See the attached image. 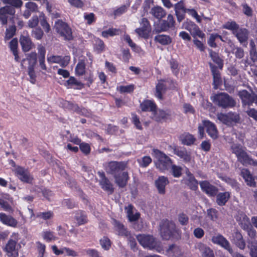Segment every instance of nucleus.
Instances as JSON below:
<instances>
[{"label":"nucleus","mask_w":257,"mask_h":257,"mask_svg":"<svg viewBox=\"0 0 257 257\" xmlns=\"http://www.w3.org/2000/svg\"><path fill=\"white\" fill-rule=\"evenodd\" d=\"M175 24V21L173 16L171 14H169L167 20H162L159 24V28L158 29L156 28L154 31L156 33L167 31L170 29L174 28Z\"/></svg>","instance_id":"14"},{"label":"nucleus","mask_w":257,"mask_h":257,"mask_svg":"<svg viewBox=\"0 0 257 257\" xmlns=\"http://www.w3.org/2000/svg\"><path fill=\"white\" fill-rule=\"evenodd\" d=\"M153 153L157 159L156 167L161 172L168 170L173 163L171 159L163 152L157 149H153Z\"/></svg>","instance_id":"5"},{"label":"nucleus","mask_w":257,"mask_h":257,"mask_svg":"<svg viewBox=\"0 0 257 257\" xmlns=\"http://www.w3.org/2000/svg\"><path fill=\"white\" fill-rule=\"evenodd\" d=\"M25 7L26 9H28L29 11L32 13L36 12L38 11L37 5L33 2H28L26 4Z\"/></svg>","instance_id":"62"},{"label":"nucleus","mask_w":257,"mask_h":257,"mask_svg":"<svg viewBox=\"0 0 257 257\" xmlns=\"http://www.w3.org/2000/svg\"><path fill=\"white\" fill-rule=\"evenodd\" d=\"M231 149L232 153L235 154L238 161L242 165L257 166V160L252 159L240 145L233 144Z\"/></svg>","instance_id":"3"},{"label":"nucleus","mask_w":257,"mask_h":257,"mask_svg":"<svg viewBox=\"0 0 257 257\" xmlns=\"http://www.w3.org/2000/svg\"><path fill=\"white\" fill-rule=\"evenodd\" d=\"M150 14L157 19L161 20L166 15V12L164 9L159 6L152 8Z\"/></svg>","instance_id":"35"},{"label":"nucleus","mask_w":257,"mask_h":257,"mask_svg":"<svg viewBox=\"0 0 257 257\" xmlns=\"http://www.w3.org/2000/svg\"><path fill=\"white\" fill-rule=\"evenodd\" d=\"M180 140L183 144L190 146L194 143L196 139L193 135L185 133L180 136Z\"/></svg>","instance_id":"36"},{"label":"nucleus","mask_w":257,"mask_h":257,"mask_svg":"<svg viewBox=\"0 0 257 257\" xmlns=\"http://www.w3.org/2000/svg\"><path fill=\"white\" fill-rule=\"evenodd\" d=\"M230 120V125L234 123H238L240 120V116L239 114L236 112H229L227 113Z\"/></svg>","instance_id":"54"},{"label":"nucleus","mask_w":257,"mask_h":257,"mask_svg":"<svg viewBox=\"0 0 257 257\" xmlns=\"http://www.w3.org/2000/svg\"><path fill=\"white\" fill-rule=\"evenodd\" d=\"M17 242L12 239L10 240L6 244L5 249L8 256L17 257L18 256V252L16 249Z\"/></svg>","instance_id":"30"},{"label":"nucleus","mask_w":257,"mask_h":257,"mask_svg":"<svg viewBox=\"0 0 257 257\" xmlns=\"http://www.w3.org/2000/svg\"><path fill=\"white\" fill-rule=\"evenodd\" d=\"M152 119L157 122H162V121H165L168 119V117L170 116V113L169 112L160 109H155L154 112L152 113Z\"/></svg>","instance_id":"27"},{"label":"nucleus","mask_w":257,"mask_h":257,"mask_svg":"<svg viewBox=\"0 0 257 257\" xmlns=\"http://www.w3.org/2000/svg\"><path fill=\"white\" fill-rule=\"evenodd\" d=\"M247 248L249 250V255L257 253V240L256 239H248L247 241Z\"/></svg>","instance_id":"41"},{"label":"nucleus","mask_w":257,"mask_h":257,"mask_svg":"<svg viewBox=\"0 0 257 257\" xmlns=\"http://www.w3.org/2000/svg\"><path fill=\"white\" fill-rule=\"evenodd\" d=\"M203 125L206 128L208 135L213 140L218 137V131L215 125L209 120H204Z\"/></svg>","instance_id":"23"},{"label":"nucleus","mask_w":257,"mask_h":257,"mask_svg":"<svg viewBox=\"0 0 257 257\" xmlns=\"http://www.w3.org/2000/svg\"><path fill=\"white\" fill-rule=\"evenodd\" d=\"M187 178L185 179V184L192 190H196L198 188V181L190 172L187 173Z\"/></svg>","instance_id":"34"},{"label":"nucleus","mask_w":257,"mask_h":257,"mask_svg":"<svg viewBox=\"0 0 257 257\" xmlns=\"http://www.w3.org/2000/svg\"><path fill=\"white\" fill-rule=\"evenodd\" d=\"M217 211L214 208H210L207 210L208 216L212 221H215L217 219Z\"/></svg>","instance_id":"60"},{"label":"nucleus","mask_w":257,"mask_h":257,"mask_svg":"<svg viewBox=\"0 0 257 257\" xmlns=\"http://www.w3.org/2000/svg\"><path fill=\"white\" fill-rule=\"evenodd\" d=\"M0 206L6 211L12 212L13 209L9 203L3 198H0Z\"/></svg>","instance_id":"59"},{"label":"nucleus","mask_w":257,"mask_h":257,"mask_svg":"<svg viewBox=\"0 0 257 257\" xmlns=\"http://www.w3.org/2000/svg\"><path fill=\"white\" fill-rule=\"evenodd\" d=\"M5 4H8L12 7L15 8H20L23 5V2L21 0H2Z\"/></svg>","instance_id":"48"},{"label":"nucleus","mask_w":257,"mask_h":257,"mask_svg":"<svg viewBox=\"0 0 257 257\" xmlns=\"http://www.w3.org/2000/svg\"><path fill=\"white\" fill-rule=\"evenodd\" d=\"M100 243L102 247L105 250L109 249L110 246V241L108 238L103 237L100 240Z\"/></svg>","instance_id":"61"},{"label":"nucleus","mask_w":257,"mask_h":257,"mask_svg":"<svg viewBox=\"0 0 257 257\" xmlns=\"http://www.w3.org/2000/svg\"><path fill=\"white\" fill-rule=\"evenodd\" d=\"M217 117V119L223 123L227 125H230V120H229V117L227 113L223 114L221 113L218 114Z\"/></svg>","instance_id":"55"},{"label":"nucleus","mask_w":257,"mask_h":257,"mask_svg":"<svg viewBox=\"0 0 257 257\" xmlns=\"http://www.w3.org/2000/svg\"><path fill=\"white\" fill-rule=\"evenodd\" d=\"M209 55L211 58L212 61L216 63L220 69H222L223 66V62L222 59L219 57L218 54L212 50H209Z\"/></svg>","instance_id":"42"},{"label":"nucleus","mask_w":257,"mask_h":257,"mask_svg":"<svg viewBox=\"0 0 257 257\" xmlns=\"http://www.w3.org/2000/svg\"><path fill=\"white\" fill-rule=\"evenodd\" d=\"M55 29L57 32L64 39L72 40L73 38L71 29L69 26L62 20H58L55 22Z\"/></svg>","instance_id":"8"},{"label":"nucleus","mask_w":257,"mask_h":257,"mask_svg":"<svg viewBox=\"0 0 257 257\" xmlns=\"http://www.w3.org/2000/svg\"><path fill=\"white\" fill-rule=\"evenodd\" d=\"M236 220L238 222L240 227L243 229H248L251 227V220H250L248 217L244 213H240L237 216Z\"/></svg>","instance_id":"25"},{"label":"nucleus","mask_w":257,"mask_h":257,"mask_svg":"<svg viewBox=\"0 0 257 257\" xmlns=\"http://www.w3.org/2000/svg\"><path fill=\"white\" fill-rule=\"evenodd\" d=\"M70 58L68 56L62 57L61 56L52 55L47 58V61L50 63L59 64L62 67L67 66L69 63Z\"/></svg>","instance_id":"19"},{"label":"nucleus","mask_w":257,"mask_h":257,"mask_svg":"<svg viewBox=\"0 0 257 257\" xmlns=\"http://www.w3.org/2000/svg\"><path fill=\"white\" fill-rule=\"evenodd\" d=\"M15 173L21 181L29 184L32 183L34 179L28 169L21 166H17L15 169Z\"/></svg>","instance_id":"13"},{"label":"nucleus","mask_w":257,"mask_h":257,"mask_svg":"<svg viewBox=\"0 0 257 257\" xmlns=\"http://www.w3.org/2000/svg\"><path fill=\"white\" fill-rule=\"evenodd\" d=\"M15 9L10 6H5L0 8V22L3 26L7 25L8 20L12 24H15Z\"/></svg>","instance_id":"6"},{"label":"nucleus","mask_w":257,"mask_h":257,"mask_svg":"<svg viewBox=\"0 0 257 257\" xmlns=\"http://www.w3.org/2000/svg\"><path fill=\"white\" fill-rule=\"evenodd\" d=\"M154 40L163 45H169L172 42V39L170 36L164 35L156 36L154 38Z\"/></svg>","instance_id":"39"},{"label":"nucleus","mask_w":257,"mask_h":257,"mask_svg":"<svg viewBox=\"0 0 257 257\" xmlns=\"http://www.w3.org/2000/svg\"><path fill=\"white\" fill-rule=\"evenodd\" d=\"M171 80H160L158 81L156 86L155 96L159 99H163V94H164L167 90L168 84L172 83Z\"/></svg>","instance_id":"15"},{"label":"nucleus","mask_w":257,"mask_h":257,"mask_svg":"<svg viewBox=\"0 0 257 257\" xmlns=\"http://www.w3.org/2000/svg\"><path fill=\"white\" fill-rule=\"evenodd\" d=\"M238 95L241 100L243 107L247 106L245 112L248 116L257 121V110L250 107L254 104L257 106V92L253 91L250 93L246 90L239 91Z\"/></svg>","instance_id":"1"},{"label":"nucleus","mask_w":257,"mask_h":257,"mask_svg":"<svg viewBox=\"0 0 257 257\" xmlns=\"http://www.w3.org/2000/svg\"><path fill=\"white\" fill-rule=\"evenodd\" d=\"M186 29L190 31L191 34L194 38L196 36H198L200 38H203L205 37V34L202 31L200 30L196 25L193 23H191Z\"/></svg>","instance_id":"32"},{"label":"nucleus","mask_w":257,"mask_h":257,"mask_svg":"<svg viewBox=\"0 0 257 257\" xmlns=\"http://www.w3.org/2000/svg\"><path fill=\"white\" fill-rule=\"evenodd\" d=\"M120 30L119 29L110 28L106 31L102 32L101 35L103 37L107 38L108 36H114L118 35L120 34Z\"/></svg>","instance_id":"44"},{"label":"nucleus","mask_w":257,"mask_h":257,"mask_svg":"<svg viewBox=\"0 0 257 257\" xmlns=\"http://www.w3.org/2000/svg\"><path fill=\"white\" fill-rule=\"evenodd\" d=\"M169 183L167 177L159 176L155 181V185L160 194L164 195L166 193V186Z\"/></svg>","instance_id":"18"},{"label":"nucleus","mask_w":257,"mask_h":257,"mask_svg":"<svg viewBox=\"0 0 257 257\" xmlns=\"http://www.w3.org/2000/svg\"><path fill=\"white\" fill-rule=\"evenodd\" d=\"M172 149L173 153L182 159L184 162L189 163L190 162L191 159V153L188 152L185 148H179L174 146Z\"/></svg>","instance_id":"20"},{"label":"nucleus","mask_w":257,"mask_h":257,"mask_svg":"<svg viewBox=\"0 0 257 257\" xmlns=\"http://www.w3.org/2000/svg\"><path fill=\"white\" fill-rule=\"evenodd\" d=\"M85 251L90 257H102L100 253L95 249H88Z\"/></svg>","instance_id":"64"},{"label":"nucleus","mask_w":257,"mask_h":257,"mask_svg":"<svg viewBox=\"0 0 257 257\" xmlns=\"http://www.w3.org/2000/svg\"><path fill=\"white\" fill-rule=\"evenodd\" d=\"M68 86L73 87L74 88L80 89L82 87V84L78 81L74 77H70L69 79L66 81Z\"/></svg>","instance_id":"45"},{"label":"nucleus","mask_w":257,"mask_h":257,"mask_svg":"<svg viewBox=\"0 0 257 257\" xmlns=\"http://www.w3.org/2000/svg\"><path fill=\"white\" fill-rule=\"evenodd\" d=\"M223 28L227 30H231L232 34L234 31H237L239 28L238 25H237L235 22H228L223 26Z\"/></svg>","instance_id":"52"},{"label":"nucleus","mask_w":257,"mask_h":257,"mask_svg":"<svg viewBox=\"0 0 257 257\" xmlns=\"http://www.w3.org/2000/svg\"><path fill=\"white\" fill-rule=\"evenodd\" d=\"M152 160L149 156H144L138 160L140 166L143 168H146L152 162Z\"/></svg>","instance_id":"49"},{"label":"nucleus","mask_w":257,"mask_h":257,"mask_svg":"<svg viewBox=\"0 0 257 257\" xmlns=\"http://www.w3.org/2000/svg\"><path fill=\"white\" fill-rule=\"evenodd\" d=\"M232 241L240 249L243 250L245 247V241L241 233L238 230L233 233Z\"/></svg>","instance_id":"26"},{"label":"nucleus","mask_w":257,"mask_h":257,"mask_svg":"<svg viewBox=\"0 0 257 257\" xmlns=\"http://www.w3.org/2000/svg\"><path fill=\"white\" fill-rule=\"evenodd\" d=\"M141 27L135 30L136 33L141 37L145 39L149 37L151 31V26L149 20L145 18L141 19L140 22Z\"/></svg>","instance_id":"10"},{"label":"nucleus","mask_w":257,"mask_h":257,"mask_svg":"<svg viewBox=\"0 0 257 257\" xmlns=\"http://www.w3.org/2000/svg\"><path fill=\"white\" fill-rule=\"evenodd\" d=\"M16 27L15 24H12V25L10 26L8 29H6V35H5V39L9 40L12 38L16 33Z\"/></svg>","instance_id":"46"},{"label":"nucleus","mask_w":257,"mask_h":257,"mask_svg":"<svg viewBox=\"0 0 257 257\" xmlns=\"http://www.w3.org/2000/svg\"><path fill=\"white\" fill-rule=\"evenodd\" d=\"M134 86L129 85L127 86H121L119 87V91L121 93H131L134 91Z\"/></svg>","instance_id":"63"},{"label":"nucleus","mask_w":257,"mask_h":257,"mask_svg":"<svg viewBox=\"0 0 257 257\" xmlns=\"http://www.w3.org/2000/svg\"><path fill=\"white\" fill-rule=\"evenodd\" d=\"M200 185L201 189L206 194L210 196L215 195L218 191L216 187L210 184L207 181L200 182Z\"/></svg>","instance_id":"28"},{"label":"nucleus","mask_w":257,"mask_h":257,"mask_svg":"<svg viewBox=\"0 0 257 257\" xmlns=\"http://www.w3.org/2000/svg\"><path fill=\"white\" fill-rule=\"evenodd\" d=\"M115 226L117 228L118 234L121 236H128L130 234V232L124 228V225L119 222H115Z\"/></svg>","instance_id":"47"},{"label":"nucleus","mask_w":257,"mask_h":257,"mask_svg":"<svg viewBox=\"0 0 257 257\" xmlns=\"http://www.w3.org/2000/svg\"><path fill=\"white\" fill-rule=\"evenodd\" d=\"M115 183L120 188L124 187L129 179L128 173L125 171L122 172L114 176Z\"/></svg>","instance_id":"24"},{"label":"nucleus","mask_w":257,"mask_h":257,"mask_svg":"<svg viewBox=\"0 0 257 257\" xmlns=\"http://www.w3.org/2000/svg\"><path fill=\"white\" fill-rule=\"evenodd\" d=\"M171 173L172 175L175 177H179L182 175V168L175 165H171Z\"/></svg>","instance_id":"53"},{"label":"nucleus","mask_w":257,"mask_h":257,"mask_svg":"<svg viewBox=\"0 0 257 257\" xmlns=\"http://www.w3.org/2000/svg\"><path fill=\"white\" fill-rule=\"evenodd\" d=\"M28 61L29 63L28 67V74L31 79V82L35 83L36 75L34 69V67L37 62V54L35 52H32L28 55L26 59H23L21 65L23 66V63L25 61Z\"/></svg>","instance_id":"11"},{"label":"nucleus","mask_w":257,"mask_h":257,"mask_svg":"<svg viewBox=\"0 0 257 257\" xmlns=\"http://www.w3.org/2000/svg\"><path fill=\"white\" fill-rule=\"evenodd\" d=\"M230 198V193L228 192L219 193L216 196V203L220 206H223Z\"/></svg>","instance_id":"38"},{"label":"nucleus","mask_w":257,"mask_h":257,"mask_svg":"<svg viewBox=\"0 0 257 257\" xmlns=\"http://www.w3.org/2000/svg\"><path fill=\"white\" fill-rule=\"evenodd\" d=\"M43 35V31L40 28H34L31 32V36L37 40H41Z\"/></svg>","instance_id":"51"},{"label":"nucleus","mask_w":257,"mask_h":257,"mask_svg":"<svg viewBox=\"0 0 257 257\" xmlns=\"http://www.w3.org/2000/svg\"><path fill=\"white\" fill-rule=\"evenodd\" d=\"M65 106L66 108L70 110H72L76 112V113L78 111L79 106L76 104L70 101H66L64 103Z\"/></svg>","instance_id":"56"},{"label":"nucleus","mask_w":257,"mask_h":257,"mask_svg":"<svg viewBox=\"0 0 257 257\" xmlns=\"http://www.w3.org/2000/svg\"><path fill=\"white\" fill-rule=\"evenodd\" d=\"M53 216V213L51 211L44 212H39L37 214V217L43 219L44 220L49 219Z\"/></svg>","instance_id":"58"},{"label":"nucleus","mask_w":257,"mask_h":257,"mask_svg":"<svg viewBox=\"0 0 257 257\" xmlns=\"http://www.w3.org/2000/svg\"><path fill=\"white\" fill-rule=\"evenodd\" d=\"M20 43L24 52L30 51L33 46V44L28 36H21L20 39Z\"/></svg>","instance_id":"31"},{"label":"nucleus","mask_w":257,"mask_h":257,"mask_svg":"<svg viewBox=\"0 0 257 257\" xmlns=\"http://www.w3.org/2000/svg\"><path fill=\"white\" fill-rule=\"evenodd\" d=\"M233 35L236 37L239 43L243 46H246L247 44L249 32L245 28H239L233 32Z\"/></svg>","instance_id":"17"},{"label":"nucleus","mask_w":257,"mask_h":257,"mask_svg":"<svg viewBox=\"0 0 257 257\" xmlns=\"http://www.w3.org/2000/svg\"><path fill=\"white\" fill-rule=\"evenodd\" d=\"M241 174L248 186L253 187L255 186L256 182H255L254 179L248 170H243Z\"/></svg>","instance_id":"33"},{"label":"nucleus","mask_w":257,"mask_h":257,"mask_svg":"<svg viewBox=\"0 0 257 257\" xmlns=\"http://www.w3.org/2000/svg\"><path fill=\"white\" fill-rule=\"evenodd\" d=\"M211 241L213 243L217 244L227 250L231 254H233V250L230 242L222 235L217 234L213 236L211 238Z\"/></svg>","instance_id":"12"},{"label":"nucleus","mask_w":257,"mask_h":257,"mask_svg":"<svg viewBox=\"0 0 257 257\" xmlns=\"http://www.w3.org/2000/svg\"><path fill=\"white\" fill-rule=\"evenodd\" d=\"M175 224L169 220H165L160 224V232L164 239H169L175 231Z\"/></svg>","instance_id":"9"},{"label":"nucleus","mask_w":257,"mask_h":257,"mask_svg":"<svg viewBox=\"0 0 257 257\" xmlns=\"http://www.w3.org/2000/svg\"><path fill=\"white\" fill-rule=\"evenodd\" d=\"M212 102L222 108H232L236 105V101L233 97L224 92L214 94L211 96Z\"/></svg>","instance_id":"4"},{"label":"nucleus","mask_w":257,"mask_h":257,"mask_svg":"<svg viewBox=\"0 0 257 257\" xmlns=\"http://www.w3.org/2000/svg\"><path fill=\"white\" fill-rule=\"evenodd\" d=\"M98 174L100 178L99 184L101 188L110 194H111L114 192L113 185L112 183L105 176L103 172H98Z\"/></svg>","instance_id":"16"},{"label":"nucleus","mask_w":257,"mask_h":257,"mask_svg":"<svg viewBox=\"0 0 257 257\" xmlns=\"http://www.w3.org/2000/svg\"><path fill=\"white\" fill-rule=\"evenodd\" d=\"M211 71L213 76V85L214 89H217L219 86L222 84V80L220 77V73L217 67L211 63L209 64Z\"/></svg>","instance_id":"22"},{"label":"nucleus","mask_w":257,"mask_h":257,"mask_svg":"<svg viewBox=\"0 0 257 257\" xmlns=\"http://www.w3.org/2000/svg\"><path fill=\"white\" fill-rule=\"evenodd\" d=\"M156 107L155 103L150 100H145L141 104V108L143 111H151L153 113Z\"/></svg>","instance_id":"37"},{"label":"nucleus","mask_w":257,"mask_h":257,"mask_svg":"<svg viewBox=\"0 0 257 257\" xmlns=\"http://www.w3.org/2000/svg\"><path fill=\"white\" fill-rule=\"evenodd\" d=\"M232 53L235 55V58L238 59L243 58L245 53L243 48L235 46L232 49Z\"/></svg>","instance_id":"43"},{"label":"nucleus","mask_w":257,"mask_h":257,"mask_svg":"<svg viewBox=\"0 0 257 257\" xmlns=\"http://www.w3.org/2000/svg\"><path fill=\"white\" fill-rule=\"evenodd\" d=\"M127 166V163L126 162L111 161L105 164V170L107 173L114 176L123 172Z\"/></svg>","instance_id":"7"},{"label":"nucleus","mask_w":257,"mask_h":257,"mask_svg":"<svg viewBox=\"0 0 257 257\" xmlns=\"http://www.w3.org/2000/svg\"><path fill=\"white\" fill-rule=\"evenodd\" d=\"M75 219L77 221L78 225L84 224L87 222V216L85 213L83 211L80 210L76 212Z\"/></svg>","instance_id":"40"},{"label":"nucleus","mask_w":257,"mask_h":257,"mask_svg":"<svg viewBox=\"0 0 257 257\" xmlns=\"http://www.w3.org/2000/svg\"><path fill=\"white\" fill-rule=\"evenodd\" d=\"M195 248L199 251L202 257H215L213 250L206 244L199 242Z\"/></svg>","instance_id":"21"},{"label":"nucleus","mask_w":257,"mask_h":257,"mask_svg":"<svg viewBox=\"0 0 257 257\" xmlns=\"http://www.w3.org/2000/svg\"><path fill=\"white\" fill-rule=\"evenodd\" d=\"M76 73L78 75H82L85 72V64L84 61H80L76 65Z\"/></svg>","instance_id":"50"},{"label":"nucleus","mask_w":257,"mask_h":257,"mask_svg":"<svg viewBox=\"0 0 257 257\" xmlns=\"http://www.w3.org/2000/svg\"><path fill=\"white\" fill-rule=\"evenodd\" d=\"M217 37H220V35L217 34H211L210 35L209 38L208 40V44L212 48H215L217 47L216 44L215 43V41Z\"/></svg>","instance_id":"57"},{"label":"nucleus","mask_w":257,"mask_h":257,"mask_svg":"<svg viewBox=\"0 0 257 257\" xmlns=\"http://www.w3.org/2000/svg\"><path fill=\"white\" fill-rule=\"evenodd\" d=\"M137 239L140 244L144 247L156 250L158 252L163 251L161 242L157 240L153 235L139 234L137 236Z\"/></svg>","instance_id":"2"},{"label":"nucleus","mask_w":257,"mask_h":257,"mask_svg":"<svg viewBox=\"0 0 257 257\" xmlns=\"http://www.w3.org/2000/svg\"><path fill=\"white\" fill-rule=\"evenodd\" d=\"M0 221L4 224L13 227H17L18 221L11 215H8L4 213H0Z\"/></svg>","instance_id":"29"}]
</instances>
